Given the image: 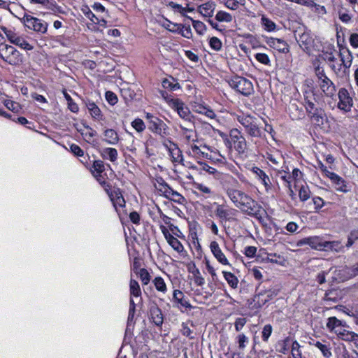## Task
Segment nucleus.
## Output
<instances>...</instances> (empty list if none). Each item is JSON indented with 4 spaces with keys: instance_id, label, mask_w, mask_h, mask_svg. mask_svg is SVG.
<instances>
[{
    "instance_id": "nucleus-1",
    "label": "nucleus",
    "mask_w": 358,
    "mask_h": 358,
    "mask_svg": "<svg viewBox=\"0 0 358 358\" xmlns=\"http://www.w3.org/2000/svg\"><path fill=\"white\" fill-rule=\"evenodd\" d=\"M303 93L304 106L308 115L315 124H322L325 113L320 106L318 96L312 87L304 90Z\"/></svg>"
},
{
    "instance_id": "nucleus-2",
    "label": "nucleus",
    "mask_w": 358,
    "mask_h": 358,
    "mask_svg": "<svg viewBox=\"0 0 358 358\" xmlns=\"http://www.w3.org/2000/svg\"><path fill=\"white\" fill-rule=\"evenodd\" d=\"M230 200L236 207L247 215L255 217L260 215V212L262 210V206L243 191H240L234 198H231Z\"/></svg>"
},
{
    "instance_id": "nucleus-3",
    "label": "nucleus",
    "mask_w": 358,
    "mask_h": 358,
    "mask_svg": "<svg viewBox=\"0 0 358 358\" xmlns=\"http://www.w3.org/2000/svg\"><path fill=\"white\" fill-rule=\"evenodd\" d=\"M157 185H155V187L162 196L180 205L186 203V199L178 192L174 190L162 178H157Z\"/></svg>"
},
{
    "instance_id": "nucleus-4",
    "label": "nucleus",
    "mask_w": 358,
    "mask_h": 358,
    "mask_svg": "<svg viewBox=\"0 0 358 358\" xmlns=\"http://www.w3.org/2000/svg\"><path fill=\"white\" fill-rule=\"evenodd\" d=\"M0 58L11 66H20L23 62L22 55L13 46L8 44L0 45Z\"/></svg>"
},
{
    "instance_id": "nucleus-5",
    "label": "nucleus",
    "mask_w": 358,
    "mask_h": 358,
    "mask_svg": "<svg viewBox=\"0 0 358 358\" xmlns=\"http://www.w3.org/2000/svg\"><path fill=\"white\" fill-rule=\"evenodd\" d=\"M229 86L241 94L248 96L254 92L252 83L241 76H234L229 80Z\"/></svg>"
},
{
    "instance_id": "nucleus-6",
    "label": "nucleus",
    "mask_w": 358,
    "mask_h": 358,
    "mask_svg": "<svg viewBox=\"0 0 358 358\" xmlns=\"http://www.w3.org/2000/svg\"><path fill=\"white\" fill-rule=\"evenodd\" d=\"M1 29L10 43L26 50H33L34 47L26 41L25 37L20 34L19 32H17L15 29H8L5 27H1Z\"/></svg>"
},
{
    "instance_id": "nucleus-7",
    "label": "nucleus",
    "mask_w": 358,
    "mask_h": 358,
    "mask_svg": "<svg viewBox=\"0 0 358 358\" xmlns=\"http://www.w3.org/2000/svg\"><path fill=\"white\" fill-rule=\"evenodd\" d=\"M220 183L225 190L227 195L231 199L234 198L241 190L237 189L240 186L238 181L229 174H221L220 178Z\"/></svg>"
},
{
    "instance_id": "nucleus-8",
    "label": "nucleus",
    "mask_w": 358,
    "mask_h": 358,
    "mask_svg": "<svg viewBox=\"0 0 358 358\" xmlns=\"http://www.w3.org/2000/svg\"><path fill=\"white\" fill-rule=\"evenodd\" d=\"M22 20L26 27L34 31L45 34L48 30V24L37 17L25 14Z\"/></svg>"
},
{
    "instance_id": "nucleus-9",
    "label": "nucleus",
    "mask_w": 358,
    "mask_h": 358,
    "mask_svg": "<svg viewBox=\"0 0 358 358\" xmlns=\"http://www.w3.org/2000/svg\"><path fill=\"white\" fill-rule=\"evenodd\" d=\"M167 103L173 110L177 112L182 120H188L187 122H189V118L194 117L188 106L180 99H171L167 101Z\"/></svg>"
},
{
    "instance_id": "nucleus-10",
    "label": "nucleus",
    "mask_w": 358,
    "mask_h": 358,
    "mask_svg": "<svg viewBox=\"0 0 358 358\" xmlns=\"http://www.w3.org/2000/svg\"><path fill=\"white\" fill-rule=\"evenodd\" d=\"M338 107L339 109L348 112L353 105L352 99L350 96L348 91L345 88H341L338 91Z\"/></svg>"
},
{
    "instance_id": "nucleus-11",
    "label": "nucleus",
    "mask_w": 358,
    "mask_h": 358,
    "mask_svg": "<svg viewBox=\"0 0 358 358\" xmlns=\"http://www.w3.org/2000/svg\"><path fill=\"white\" fill-rule=\"evenodd\" d=\"M148 129L152 133L157 134L162 137H164L169 134V127L159 117L156 118V120H152V122L148 124Z\"/></svg>"
},
{
    "instance_id": "nucleus-12",
    "label": "nucleus",
    "mask_w": 358,
    "mask_h": 358,
    "mask_svg": "<svg viewBox=\"0 0 358 358\" xmlns=\"http://www.w3.org/2000/svg\"><path fill=\"white\" fill-rule=\"evenodd\" d=\"M339 57L341 58V63H338L341 65V71L345 72L346 69H349L352 64V55L348 48L345 47H341L339 50Z\"/></svg>"
},
{
    "instance_id": "nucleus-13",
    "label": "nucleus",
    "mask_w": 358,
    "mask_h": 358,
    "mask_svg": "<svg viewBox=\"0 0 358 358\" xmlns=\"http://www.w3.org/2000/svg\"><path fill=\"white\" fill-rule=\"evenodd\" d=\"M266 43L268 46L280 52L287 53L289 52V45L287 42L282 39L267 37Z\"/></svg>"
},
{
    "instance_id": "nucleus-14",
    "label": "nucleus",
    "mask_w": 358,
    "mask_h": 358,
    "mask_svg": "<svg viewBox=\"0 0 358 358\" xmlns=\"http://www.w3.org/2000/svg\"><path fill=\"white\" fill-rule=\"evenodd\" d=\"M323 59L328 63L331 69L336 73L341 72V65H338L337 58L335 57L334 51H326L323 52Z\"/></svg>"
},
{
    "instance_id": "nucleus-15",
    "label": "nucleus",
    "mask_w": 358,
    "mask_h": 358,
    "mask_svg": "<svg viewBox=\"0 0 358 358\" xmlns=\"http://www.w3.org/2000/svg\"><path fill=\"white\" fill-rule=\"evenodd\" d=\"M294 36L297 43L301 47L304 45L305 48H307L313 41L310 33L304 30V29L299 28L296 30Z\"/></svg>"
},
{
    "instance_id": "nucleus-16",
    "label": "nucleus",
    "mask_w": 358,
    "mask_h": 358,
    "mask_svg": "<svg viewBox=\"0 0 358 358\" xmlns=\"http://www.w3.org/2000/svg\"><path fill=\"white\" fill-rule=\"evenodd\" d=\"M210 250L216 259L223 265H229V262L222 252L219 244L216 241H212L210 244Z\"/></svg>"
},
{
    "instance_id": "nucleus-17",
    "label": "nucleus",
    "mask_w": 358,
    "mask_h": 358,
    "mask_svg": "<svg viewBox=\"0 0 358 358\" xmlns=\"http://www.w3.org/2000/svg\"><path fill=\"white\" fill-rule=\"evenodd\" d=\"M319 86L327 96L331 97L336 93V87L329 78H324L322 80L319 81Z\"/></svg>"
},
{
    "instance_id": "nucleus-18",
    "label": "nucleus",
    "mask_w": 358,
    "mask_h": 358,
    "mask_svg": "<svg viewBox=\"0 0 358 358\" xmlns=\"http://www.w3.org/2000/svg\"><path fill=\"white\" fill-rule=\"evenodd\" d=\"M252 173L264 185L266 191H268L271 188V182L268 176L259 167L255 166L252 169Z\"/></svg>"
},
{
    "instance_id": "nucleus-19",
    "label": "nucleus",
    "mask_w": 358,
    "mask_h": 358,
    "mask_svg": "<svg viewBox=\"0 0 358 358\" xmlns=\"http://www.w3.org/2000/svg\"><path fill=\"white\" fill-rule=\"evenodd\" d=\"M322 251L340 252L343 251L344 247L339 241H329L324 240Z\"/></svg>"
},
{
    "instance_id": "nucleus-20",
    "label": "nucleus",
    "mask_w": 358,
    "mask_h": 358,
    "mask_svg": "<svg viewBox=\"0 0 358 358\" xmlns=\"http://www.w3.org/2000/svg\"><path fill=\"white\" fill-rule=\"evenodd\" d=\"M331 176L329 179L334 184L335 188L337 191L341 192H347L348 189H347L346 182L338 174L334 173L333 174H330Z\"/></svg>"
},
{
    "instance_id": "nucleus-21",
    "label": "nucleus",
    "mask_w": 358,
    "mask_h": 358,
    "mask_svg": "<svg viewBox=\"0 0 358 358\" xmlns=\"http://www.w3.org/2000/svg\"><path fill=\"white\" fill-rule=\"evenodd\" d=\"M109 196L116 210L117 207H124L125 206V200L120 189L113 190Z\"/></svg>"
},
{
    "instance_id": "nucleus-22",
    "label": "nucleus",
    "mask_w": 358,
    "mask_h": 358,
    "mask_svg": "<svg viewBox=\"0 0 358 358\" xmlns=\"http://www.w3.org/2000/svg\"><path fill=\"white\" fill-rule=\"evenodd\" d=\"M216 4L213 1L206 2L199 6V13L204 17H211L213 15Z\"/></svg>"
},
{
    "instance_id": "nucleus-23",
    "label": "nucleus",
    "mask_w": 358,
    "mask_h": 358,
    "mask_svg": "<svg viewBox=\"0 0 358 358\" xmlns=\"http://www.w3.org/2000/svg\"><path fill=\"white\" fill-rule=\"evenodd\" d=\"M207 148L206 145L203 146H198L196 145H191L190 149L189 150V154L192 155L194 157L197 159H208V154L203 149Z\"/></svg>"
},
{
    "instance_id": "nucleus-24",
    "label": "nucleus",
    "mask_w": 358,
    "mask_h": 358,
    "mask_svg": "<svg viewBox=\"0 0 358 358\" xmlns=\"http://www.w3.org/2000/svg\"><path fill=\"white\" fill-rule=\"evenodd\" d=\"M150 313L152 322L157 326H161L163 324V315L159 307L157 306H152L150 310Z\"/></svg>"
},
{
    "instance_id": "nucleus-25",
    "label": "nucleus",
    "mask_w": 358,
    "mask_h": 358,
    "mask_svg": "<svg viewBox=\"0 0 358 358\" xmlns=\"http://www.w3.org/2000/svg\"><path fill=\"white\" fill-rule=\"evenodd\" d=\"M215 213L220 220V222L230 221L232 219L230 211L226 209L223 205L217 204Z\"/></svg>"
},
{
    "instance_id": "nucleus-26",
    "label": "nucleus",
    "mask_w": 358,
    "mask_h": 358,
    "mask_svg": "<svg viewBox=\"0 0 358 358\" xmlns=\"http://www.w3.org/2000/svg\"><path fill=\"white\" fill-rule=\"evenodd\" d=\"M245 131L252 137L260 138L262 136V131L259 128V124L258 123L257 119L247 127L245 129Z\"/></svg>"
},
{
    "instance_id": "nucleus-27",
    "label": "nucleus",
    "mask_w": 358,
    "mask_h": 358,
    "mask_svg": "<svg viewBox=\"0 0 358 358\" xmlns=\"http://www.w3.org/2000/svg\"><path fill=\"white\" fill-rule=\"evenodd\" d=\"M178 127L181 129L182 136L187 143L194 141V138L196 136L195 128H186V126L183 124H178Z\"/></svg>"
},
{
    "instance_id": "nucleus-28",
    "label": "nucleus",
    "mask_w": 358,
    "mask_h": 358,
    "mask_svg": "<svg viewBox=\"0 0 358 358\" xmlns=\"http://www.w3.org/2000/svg\"><path fill=\"white\" fill-rule=\"evenodd\" d=\"M101 156L105 159H108L111 162H115L117 159L118 153L117 150L113 148H105L100 152Z\"/></svg>"
},
{
    "instance_id": "nucleus-29",
    "label": "nucleus",
    "mask_w": 358,
    "mask_h": 358,
    "mask_svg": "<svg viewBox=\"0 0 358 358\" xmlns=\"http://www.w3.org/2000/svg\"><path fill=\"white\" fill-rule=\"evenodd\" d=\"M344 324L343 322L337 319L336 317H330L328 319L327 327L330 331H334L337 334L338 331L342 329Z\"/></svg>"
},
{
    "instance_id": "nucleus-30",
    "label": "nucleus",
    "mask_w": 358,
    "mask_h": 358,
    "mask_svg": "<svg viewBox=\"0 0 358 358\" xmlns=\"http://www.w3.org/2000/svg\"><path fill=\"white\" fill-rule=\"evenodd\" d=\"M173 298L178 304H180L182 307H185L187 308H192V306L189 303V301L185 299L184 294L178 290L176 289L173 291Z\"/></svg>"
},
{
    "instance_id": "nucleus-31",
    "label": "nucleus",
    "mask_w": 358,
    "mask_h": 358,
    "mask_svg": "<svg viewBox=\"0 0 358 358\" xmlns=\"http://www.w3.org/2000/svg\"><path fill=\"white\" fill-rule=\"evenodd\" d=\"M341 339L346 341H354L357 338H358V334L348 331L344 328V325L342 327V329H340L336 334Z\"/></svg>"
},
{
    "instance_id": "nucleus-32",
    "label": "nucleus",
    "mask_w": 358,
    "mask_h": 358,
    "mask_svg": "<svg viewBox=\"0 0 358 358\" xmlns=\"http://www.w3.org/2000/svg\"><path fill=\"white\" fill-rule=\"evenodd\" d=\"M104 136V141L110 145H116L119 141L117 133L112 129H106Z\"/></svg>"
},
{
    "instance_id": "nucleus-33",
    "label": "nucleus",
    "mask_w": 358,
    "mask_h": 358,
    "mask_svg": "<svg viewBox=\"0 0 358 358\" xmlns=\"http://www.w3.org/2000/svg\"><path fill=\"white\" fill-rule=\"evenodd\" d=\"M324 240L322 236H309V246L312 249L322 251Z\"/></svg>"
},
{
    "instance_id": "nucleus-34",
    "label": "nucleus",
    "mask_w": 358,
    "mask_h": 358,
    "mask_svg": "<svg viewBox=\"0 0 358 358\" xmlns=\"http://www.w3.org/2000/svg\"><path fill=\"white\" fill-rule=\"evenodd\" d=\"M261 25L268 32L278 30L275 23L264 15L261 17Z\"/></svg>"
},
{
    "instance_id": "nucleus-35",
    "label": "nucleus",
    "mask_w": 358,
    "mask_h": 358,
    "mask_svg": "<svg viewBox=\"0 0 358 358\" xmlns=\"http://www.w3.org/2000/svg\"><path fill=\"white\" fill-rule=\"evenodd\" d=\"M129 292L131 296L140 297L141 299V289L138 282L133 279H131L129 282Z\"/></svg>"
},
{
    "instance_id": "nucleus-36",
    "label": "nucleus",
    "mask_w": 358,
    "mask_h": 358,
    "mask_svg": "<svg viewBox=\"0 0 358 358\" xmlns=\"http://www.w3.org/2000/svg\"><path fill=\"white\" fill-rule=\"evenodd\" d=\"M290 338L287 337L283 340L279 341L276 345V350L282 354H287L289 350Z\"/></svg>"
},
{
    "instance_id": "nucleus-37",
    "label": "nucleus",
    "mask_w": 358,
    "mask_h": 358,
    "mask_svg": "<svg viewBox=\"0 0 358 358\" xmlns=\"http://www.w3.org/2000/svg\"><path fill=\"white\" fill-rule=\"evenodd\" d=\"M86 107L94 119H99L101 115V112L99 108L92 101H87Z\"/></svg>"
},
{
    "instance_id": "nucleus-38",
    "label": "nucleus",
    "mask_w": 358,
    "mask_h": 358,
    "mask_svg": "<svg viewBox=\"0 0 358 358\" xmlns=\"http://www.w3.org/2000/svg\"><path fill=\"white\" fill-rule=\"evenodd\" d=\"M222 273L229 285L233 289L237 288L238 284L237 277L231 272L223 271Z\"/></svg>"
},
{
    "instance_id": "nucleus-39",
    "label": "nucleus",
    "mask_w": 358,
    "mask_h": 358,
    "mask_svg": "<svg viewBox=\"0 0 358 358\" xmlns=\"http://www.w3.org/2000/svg\"><path fill=\"white\" fill-rule=\"evenodd\" d=\"M162 86L165 89H169L173 91L178 90L180 88V84L178 82H176L173 77L171 78V80L167 78L164 79L162 81Z\"/></svg>"
},
{
    "instance_id": "nucleus-40",
    "label": "nucleus",
    "mask_w": 358,
    "mask_h": 358,
    "mask_svg": "<svg viewBox=\"0 0 358 358\" xmlns=\"http://www.w3.org/2000/svg\"><path fill=\"white\" fill-rule=\"evenodd\" d=\"M166 241L172 247V248L177 251L178 252H181L183 251L184 248L182 243L173 235L170 237L169 236V238L166 239Z\"/></svg>"
},
{
    "instance_id": "nucleus-41",
    "label": "nucleus",
    "mask_w": 358,
    "mask_h": 358,
    "mask_svg": "<svg viewBox=\"0 0 358 358\" xmlns=\"http://www.w3.org/2000/svg\"><path fill=\"white\" fill-rule=\"evenodd\" d=\"M239 123L244 127V129L257 120L256 117L250 115H242L237 117Z\"/></svg>"
},
{
    "instance_id": "nucleus-42",
    "label": "nucleus",
    "mask_w": 358,
    "mask_h": 358,
    "mask_svg": "<svg viewBox=\"0 0 358 358\" xmlns=\"http://www.w3.org/2000/svg\"><path fill=\"white\" fill-rule=\"evenodd\" d=\"M232 145L235 150L237 151L238 154H243L247 150V143L245 137L239 138V141L234 143Z\"/></svg>"
},
{
    "instance_id": "nucleus-43",
    "label": "nucleus",
    "mask_w": 358,
    "mask_h": 358,
    "mask_svg": "<svg viewBox=\"0 0 358 358\" xmlns=\"http://www.w3.org/2000/svg\"><path fill=\"white\" fill-rule=\"evenodd\" d=\"M153 284L157 291L162 293H165L167 291L166 285L162 277H156L153 280Z\"/></svg>"
},
{
    "instance_id": "nucleus-44",
    "label": "nucleus",
    "mask_w": 358,
    "mask_h": 358,
    "mask_svg": "<svg viewBox=\"0 0 358 358\" xmlns=\"http://www.w3.org/2000/svg\"><path fill=\"white\" fill-rule=\"evenodd\" d=\"M215 20L218 22H231L233 18L231 15L229 13L220 10L215 15Z\"/></svg>"
},
{
    "instance_id": "nucleus-45",
    "label": "nucleus",
    "mask_w": 358,
    "mask_h": 358,
    "mask_svg": "<svg viewBox=\"0 0 358 358\" xmlns=\"http://www.w3.org/2000/svg\"><path fill=\"white\" fill-rule=\"evenodd\" d=\"M314 345L321 351L325 358H329L332 355L330 348L328 345L319 341H317Z\"/></svg>"
},
{
    "instance_id": "nucleus-46",
    "label": "nucleus",
    "mask_w": 358,
    "mask_h": 358,
    "mask_svg": "<svg viewBox=\"0 0 358 358\" xmlns=\"http://www.w3.org/2000/svg\"><path fill=\"white\" fill-rule=\"evenodd\" d=\"M192 274L194 275V283L198 285V286H202L204 285L205 283V280L204 278L202 277L201 273H200V271L199 270V268H195V269L194 271H192Z\"/></svg>"
},
{
    "instance_id": "nucleus-47",
    "label": "nucleus",
    "mask_w": 358,
    "mask_h": 358,
    "mask_svg": "<svg viewBox=\"0 0 358 358\" xmlns=\"http://www.w3.org/2000/svg\"><path fill=\"white\" fill-rule=\"evenodd\" d=\"M209 45L210 47L215 51H220L222 48V41L215 36L210 38Z\"/></svg>"
},
{
    "instance_id": "nucleus-48",
    "label": "nucleus",
    "mask_w": 358,
    "mask_h": 358,
    "mask_svg": "<svg viewBox=\"0 0 358 358\" xmlns=\"http://www.w3.org/2000/svg\"><path fill=\"white\" fill-rule=\"evenodd\" d=\"M192 20V25L194 29L199 35H203L206 30L205 24L199 20Z\"/></svg>"
},
{
    "instance_id": "nucleus-49",
    "label": "nucleus",
    "mask_w": 358,
    "mask_h": 358,
    "mask_svg": "<svg viewBox=\"0 0 358 358\" xmlns=\"http://www.w3.org/2000/svg\"><path fill=\"white\" fill-rule=\"evenodd\" d=\"M195 188L197 190L200 191L201 192L206 194L207 195L206 197H210L214 193L213 191H212V189L209 187H208L202 183L195 184Z\"/></svg>"
},
{
    "instance_id": "nucleus-50",
    "label": "nucleus",
    "mask_w": 358,
    "mask_h": 358,
    "mask_svg": "<svg viewBox=\"0 0 358 358\" xmlns=\"http://www.w3.org/2000/svg\"><path fill=\"white\" fill-rule=\"evenodd\" d=\"M310 191L307 186H301L299 189V196L301 201H307L310 198Z\"/></svg>"
},
{
    "instance_id": "nucleus-51",
    "label": "nucleus",
    "mask_w": 358,
    "mask_h": 358,
    "mask_svg": "<svg viewBox=\"0 0 358 358\" xmlns=\"http://www.w3.org/2000/svg\"><path fill=\"white\" fill-rule=\"evenodd\" d=\"M300 347L299 343L296 341L292 342L291 351L293 358H302Z\"/></svg>"
},
{
    "instance_id": "nucleus-52",
    "label": "nucleus",
    "mask_w": 358,
    "mask_h": 358,
    "mask_svg": "<svg viewBox=\"0 0 358 358\" xmlns=\"http://www.w3.org/2000/svg\"><path fill=\"white\" fill-rule=\"evenodd\" d=\"M131 126L138 132H142L145 129V123L140 118L135 119L131 122Z\"/></svg>"
},
{
    "instance_id": "nucleus-53",
    "label": "nucleus",
    "mask_w": 358,
    "mask_h": 358,
    "mask_svg": "<svg viewBox=\"0 0 358 358\" xmlns=\"http://www.w3.org/2000/svg\"><path fill=\"white\" fill-rule=\"evenodd\" d=\"M138 275L143 285H146L150 282V275L145 268H141Z\"/></svg>"
},
{
    "instance_id": "nucleus-54",
    "label": "nucleus",
    "mask_w": 358,
    "mask_h": 358,
    "mask_svg": "<svg viewBox=\"0 0 358 358\" xmlns=\"http://www.w3.org/2000/svg\"><path fill=\"white\" fill-rule=\"evenodd\" d=\"M273 331L272 326L271 324H266L262 332V340L265 342L268 341L269 337L271 335Z\"/></svg>"
},
{
    "instance_id": "nucleus-55",
    "label": "nucleus",
    "mask_w": 358,
    "mask_h": 358,
    "mask_svg": "<svg viewBox=\"0 0 358 358\" xmlns=\"http://www.w3.org/2000/svg\"><path fill=\"white\" fill-rule=\"evenodd\" d=\"M179 34H181L183 37L187 38H190L192 36V29L190 26H185L182 25L180 27L179 31Z\"/></svg>"
},
{
    "instance_id": "nucleus-56",
    "label": "nucleus",
    "mask_w": 358,
    "mask_h": 358,
    "mask_svg": "<svg viewBox=\"0 0 358 358\" xmlns=\"http://www.w3.org/2000/svg\"><path fill=\"white\" fill-rule=\"evenodd\" d=\"M255 59L260 63L265 65H270L271 61L268 56L265 53H257L255 55Z\"/></svg>"
},
{
    "instance_id": "nucleus-57",
    "label": "nucleus",
    "mask_w": 358,
    "mask_h": 358,
    "mask_svg": "<svg viewBox=\"0 0 358 358\" xmlns=\"http://www.w3.org/2000/svg\"><path fill=\"white\" fill-rule=\"evenodd\" d=\"M247 322L245 317H238L234 322V327L237 332L241 331Z\"/></svg>"
},
{
    "instance_id": "nucleus-58",
    "label": "nucleus",
    "mask_w": 358,
    "mask_h": 358,
    "mask_svg": "<svg viewBox=\"0 0 358 358\" xmlns=\"http://www.w3.org/2000/svg\"><path fill=\"white\" fill-rule=\"evenodd\" d=\"M3 103L8 110L15 113L18 112L20 106L17 103L10 100H5Z\"/></svg>"
},
{
    "instance_id": "nucleus-59",
    "label": "nucleus",
    "mask_w": 358,
    "mask_h": 358,
    "mask_svg": "<svg viewBox=\"0 0 358 358\" xmlns=\"http://www.w3.org/2000/svg\"><path fill=\"white\" fill-rule=\"evenodd\" d=\"M238 343V348L240 349H244L245 348V343H248L249 339L244 334H240L236 337Z\"/></svg>"
},
{
    "instance_id": "nucleus-60",
    "label": "nucleus",
    "mask_w": 358,
    "mask_h": 358,
    "mask_svg": "<svg viewBox=\"0 0 358 358\" xmlns=\"http://www.w3.org/2000/svg\"><path fill=\"white\" fill-rule=\"evenodd\" d=\"M230 137L232 144L238 141L239 138H243L244 136L241 134V131L237 129H234L230 132Z\"/></svg>"
},
{
    "instance_id": "nucleus-61",
    "label": "nucleus",
    "mask_w": 358,
    "mask_h": 358,
    "mask_svg": "<svg viewBox=\"0 0 358 358\" xmlns=\"http://www.w3.org/2000/svg\"><path fill=\"white\" fill-rule=\"evenodd\" d=\"M106 99L112 106L115 105L117 102V97L116 94L110 91L106 92Z\"/></svg>"
},
{
    "instance_id": "nucleus-62",
    "label": "nucleus",
    "mask_w": 358,
    "mask_h": 358,
    "mask_svg": "<svg viewBox=\"0 0 358 358\" xmlns=\"http://www.w3.org/2000/svg\"><path fill=\"white\" fill-rule=\"evenodd\" d=\"M92 168L97 173H101L104 171L103 162L101 160H95Z\"/></svg>"
},
{
    "instance_id": "nucleus-63",
    "label": "nucleus",
    "mask_w": 358,
    "mask_h": 358,
    "mask_svg": "<svg viewBox=\"0 0 358 358\" xmlns=\"http://www.w3.org/2000/svg\"><path fill=\"white\" fill-rule=\"evenodd\" d=\"M257 252V248L255 246H247L245 248L244 254L249 258L254 257Z\"/></svg>"
},
{
    "instance_id": "nucleus-64",
    "label": "nucleus",
    "mask_w": 358,
    "mask_h": 358,
    "mask_svg": "<svg viewBox=\"0 0 358 358\" xmlns=\"http://www.w3.org/2000/svg\"><path fill=\"white\" fill-rule=\"evenodd\" d=\"M349 41H350V45L353 48H358V34H357V33L352 34L350 36Z\"/></svg>"
}]
</instances>
